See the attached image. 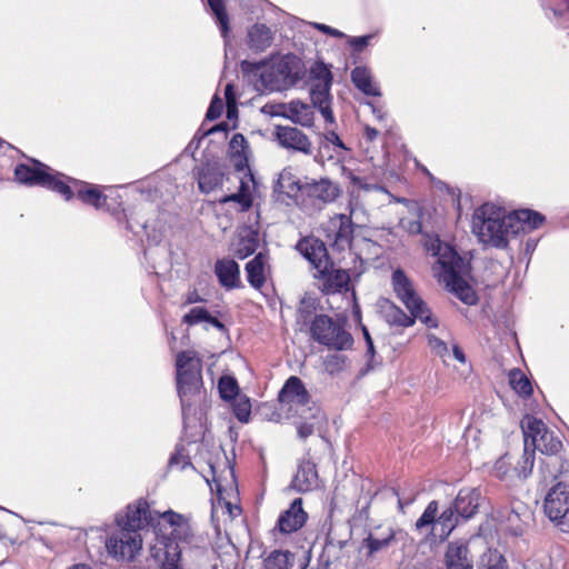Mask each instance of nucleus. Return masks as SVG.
Wrapping results in <instances>:
<instances>
[{"label":"nucleus","instance_id":"obj_1","mask_svg":"<svg viewBox=\"0 0 569 569\" xmlns=\"http://www.w3.org/2000/svg\"><path fill=\"white\" fill-rule=\"evenodd\" d=\"M425 247L432 256L438 257L433 264V274L439 282L443 283L463 303L475 305L477 295L463 278L469 272V263L452 247L442 243L438 237L428 238Z\"/></svg>","mask_w":569,"mask_h":569},{"label":"nucleus","instance_id":"obj_2","mask_svg":"<svg viewBox=\"0 0 569 569\" xmlns=\"http://www.w3.org/2000/svg\"><path fill=\"white\" fill-rule=\"evenodd\" d=\"M159 517L171 527V531L169 537H163L150 548V557L159 569H183L180 566L183 548L199 547L201 539L196 536L189 517L173 510Z\"/></svg>","mask_w":569,"mask_h":569},{"label":"nucleus","instance_id":"obj_3","mask_svg":"<svg viewBox=\"0 0 569 569\" xmlns=\"http://www.w3.org/2000/svg\"><path fill=\"white\" fill-rule=\"evenodd\" d=\"M521 430L527 446L533 451H540L545 456L540 460V473H555L558 469L569 467V457L566 458L560 455L563 450L561 440L542 420L527 415L521 420Z\"/></svg>","mask_w":569,"mask_h":569},{"label":"nucleus","instance_id":"obj_4","mask_svg":"<svg viewBox=\"0 0 569 569\" xmlns=\"http://www.w3.org/2000/svg\"><path fill=\"white\" fill-rule=\"evenodd\" d=\"M519 226L512 213L491 203L477 208L472 216V231L479 241L496 248H505L510 237L519 234Z\"/></svg>","mask_w":569,"mask_h":569},{"label":"nucleus","instance_id":"obj_5","mask_svg":"<svg viewBox=\"0 0 569 569\" xmlns=\"http://www.w3.org/2000/svg\"><path fill=\"white\" fill-rule=\"evenodd\" d=\"M176 382L182 415L204 396L202 361L194 351H181L176 358Z\"/></svg>","mask_w":569,"mask_h":569},{"label":"nucleus","instance_id":"obj_6","mask_svg":"<svg viewBox=\"0 0 569 569\" xmlns=\"http://www.w3.org/2000/svg\"><path fill=\"white\" fill-rule=\"evenodd\" d=\"M541 477L546 482L556 481L545 497V512L561 531L569 532V467L542 472Z\"/></svg>","mask_w":569,"mask_h":569},{"label":"nucleus","instance_id":"obj_7","mask_svg":"<svg viewBox=\"0 0 569 569\" xmlns=\"http://www.w3.org/2000/svg\"><path fill=\"white\" fill-rule=\"evenodd\" d=\"M251 63L243 62V66ZM252 67L260 69L261 64L252 63ZM303 74L301 60L295 54H286L269 66H262L260 81L263 88L271 91H282L295 86Z\"/></svg>","mask_w":569,"mask_h":569},{"label":"nucleus","instance_id":"obj_8","mask_svg":"<svg viewBox=\"0 0 569 569\" xmlns=\"http://www.w3.org/2000/svg\"><path fill=\"white\" fill-rule=\"evenodd\" d=\"M309 332L316 342L337 351L349 350L353 345L351 333L328 315H316L311 321Z\"/></svg>","mask_w":569,"mask_h":569},{"label":"nucleus","instance_id":"obj_9","mask_svg":"<svg viewBox=\"0 0 569 569\" xmlns=\"http://www.w3.org/2000/svg\"><path fill=\"white\" fill-rule=\"evenodd\" d=\"M340 193L339 184L328 178L307 181L302 186V196L298 197V206L303 212L312 216L335 202Z\"/></svg>","mask_w":569,"mask_h":569},{"label":"nucleus","instance_id":"obj_10","mask_svg":"<svg viewBox=\"0 0 569 569\" xmlns=\"http://www.w3.org/2000/svg\"><path fill=\"white\" fill-rule=\"evenodd\" d=\"M392 287L396 296L413 317H417L429 328L438 327L437 319L432 317L425 301L417 295L412 282L401 269L393 271Z\"/></svg>","mask_w":569,"mask_h":569},{"label":"nucleus","instance_id":"obj_11","mask_svg":"<svg viewBox=\"0 0 569 569\" xmlns=\"http://www.w3.org/2000/svg\"><path fill=\"white\" fill-rule=\"evenodd\" d=\"M498 521L513 536H520L532 520L530 507L519 499L510 502L497 511Z\"/></svg>","mask_w":569,"mask_h":569},{"label":"nucleus","instance_id":"obj_12","mask_svg":"<svg viewBox=\"0 0 569 569\" xmlns=\"http://www.w3.org/2000/svg\"><path fill=\"white\" fill-rule=\"evenodd\" d=\"M106 547L112 557L131 561L142 548V537L141 533L119 528L107 539Z\"/></svg>","mask_w":569,"mask_h":569},{"label":"nucleus","instance_id":"obj_13","mask_svg":"<svg viewBox=\"0 0 569 569\" xmlns=\"http://www.w3.org/2000/svg\"><path fill=\"white\" fill-rule=\"evenodd\" d=\"M154 520L148 502L142 499L129 505L123 512L116 517L117 526L120 529H127L134 533H140L142 529L153 525Z\"/></svg>","mask_w":569,"mask_h":569},{"label":"nucleus","instance_id":"obj_14","mask_svg":"<svg viewBox=\"0 0 569 569\" xmlns=\"http://www.w3.org/2000/svg\"><path fill=\"white\" fill-rule=\"evenodd\" d=\"M350 216L335 214L329 219L326 226V238L330 246L338 250L343 251L351 247L353 241L355 224Z\"/></svg>","mask_w":569,"mask_h":569},{"label":"nucleus","instance_id":"obj_15","mask_svg":"<svg viewBox=\"0 0 569 569\" xmlns=\"http://www.w3.org/2000/svg\"><path fill=\"white\" fill-rule=\"evenodd\" d=\"M352 531L346 527H333L327 533L321 558L329 566L348 557Z\"/></svg>","mask_w":569,"mask_h":569},{"label":"nucleus","instance_id":"obj_16","mask_svg":"<svg viewBox=\"0 0 569 569\" xmlns=\"http://www.w3.org/2000/svg\"><path fill=\"white\" fill-rule=\"evenodd\" d=\"M319 290L325 295H331L348 290L350 276L343 269H336L330 260L328 266H323L315 273Z\"/></svg>","mask_w":569,"mask_h":569},{"label":"nucleus","instance_id":"obj_17","mask_svg":"<svg viewBox=\"0 0 569 569\" xmlns=\"http://www.w3.org/2000/svg\"><path fill=\"white\" fill-rule=\"evenodd\" d=\"M274 136L278 143L288 150L301 152L303 154H312V142L309 137L296 127L277 126Z\"/></svg>","mask_w":569,"mask_h":569},{"label":"nucleus","instance_id":"obj_18","mask_svg":"<svg viewBox=\"0 0 569 569\" xmlns=\"http://www.w3.org/2000/svg\"><path fill=\"white\" fill-rule=\"evenodd\" d=\"M278 399L281 405V410L289 412L292 411L295 407H303V403L308 402L311 397L301 379L291 376L280 390Z\"/></svg>","mask_w":569,"mask_h":569},{"label":"nucleus","instance_id":"obj_19","mask_svg":"<svg viewBox=\"0 0 569 569\" xmlns=\"http://www.w3.org/2000/svg\"><path fill=\"white\" fill-rule=\"evenodd\" d=\"M308 513L302 508V499H295L289 508L282 511L277 520L276 529L282 535H289L303 527Z\"/></svg>","mask_w":569,"mask_h":569},{"label":"nucleus","instance_id":"obj_20","mask_svg":"<svg viewBox=\"0 0 569 569\" xmlns=\"http://www.w3.org/2000/svg\"><path fill=\"white\" fill-rule=\"evenodd\" d=\"M395 542L396 530L392 527L378 526L362 540V547L367 549V557L373 558Z\"/></svg>","mask_w":569,"mask_h":569},{"label":"nucleus","instance_id":"obj_21","mask_svg":"<svg viewBox=\"0 0 569 569\" xmlns=\"http://www.w3.org/2000/svg\"><path fill=\"white\" fill-rule=\"evenodd\" d=\"M297 250L313 266L316 270H320L323 266H328L330 258L326 244L313 237L301 239L297 243Z\"/></svg>","mask_w":569,"mask_h":569},{"label":"nucleus","instance_id":"obj_22","mask_svg":"<svg viewBox=\"0 0 569 569\" xmlns=\"http://www.w3.org/2000/svg\"><path fill=\"white\" fill-rule=\"evenodd\" d=\"M31 161L33 166L18 164L14 169V177L20 183L43 187L52 169L38 160L32 159Z\"/></svg>","mask_w":569,"mask_h":569},{"label":"nucleus","instance_id":"obj_23","mask_svg":"<svg viewBox=\"0 0 569 569\" xmlns=\"http://www.w3.org/2000/svg\"><path fill=\"white\" fill-rule=\"evenodd\" d=\"M319 486V476L316 463L310 459H302L291 481V488L305 493L312 491Z\"/></svg>","mask_w":569,"mask_h":569},{"label":"nucleus","instance_id":"obj_24","mask_svg":"<svg viewBox=\"0 0 569 569\" xmlns=\"http://www.w3.org/2000/svg\"><path fill=\"white\" fill-rule=\"evenodd\" d=\"M481 491L478 488H462L459 490L453 505L462 520L472 518L479 509Z\"/></svg>","mask_w":569,"mask_h":569},{"label":"nucleus","instance_id":"obj_25","mask_svg":"<svg viewBox=\"0 0 569 569\" xmlns=\"http://www.w3.org/2000/svg\"><path fill=\"white\" fill-rule=\"evenodd\" d=\"M445 565L447 569H473V561L467 543L449 542L445 552Z\"/></svg>","mask_w":569,"mask_h":569},{"label":"nucleus","instance_id":"obj_26","mask_svg":"<svg viewBox=\"0 0 569 569\" xmlns=\"http://www.w3.org/2000/svg\"><path fill=\"white\" fill-rule=\"evenodd\" d=\"M219 283L230 290L241 287L239 264L232 259H220L214 264Z\"/></svg>","mask_w":569,"mask_h":569},{"label":"nucleus","instance_id":"obj_27","mask_svg":"<svg viewBox=\"0 0 569 569\" xmlns=\"http://www.w3.org/2000/svg\"><path fill=\"white\" fill-rule=\"evenodd\" d=\"M248 148V141L241 133L233 134L229 142L228 156L231 164L238 172L249 169Z\"/></svg>","mask_w":569,"mask_h":569},{"label":"nucleus","instance_id":"obj_28","mask_svg":"<svg viewBox=\"0 0 569 569\" xmlns=\"http://www.w3.org/2000/svg\"><path fill=\"white\" fill-rule=\"evenodd\" d=\"M303 183L291 172L290 169H283L278 177L274 191L283 193L289 198H295L298 203V197L302 196Z\"/></svg>","mask_w":569,"mask_h":569},{"label":"nucleus","instance_id":"obj_29","mask_svg":"<svg viewBox=\"0 0 569 569\" xmlns=\"http://www.w3.org/2000/svg\"><path fill=\"white\" fill-rule=\"evenodd\" d=\"M247 280L254 289H261L266 282V256L259 252L246 264Z\"/></svg>","mask_w":569,"mask_h":569},{"label":"nucleus","instance_id":"obj_30","mask_svg":"<svg viewBox=\"0 0 569 569\" xmlns=\"http://www.w3.org/2000/svg\"><path fill=\"white\" fill-rule=\"evenodd\" d=\"M286 108L283 113L292 122L298 123L302 127H311L313 124V110L311 106L302 103L300 101H291Z\"/></svg>","mask_w":569,"mask_h":569},{"label":"nucleus","instance_id":"obj_31","mask_svg":"<svg viewBox=\"0 0 569 569\" xmlns=\"http://www.w3.org/2000/svg\"><path fill=\"white\" fill-rule=\"evenodd\" d=\"M223 172L217 166H207L198 174L199 189L203 193H209L223 182Z\"/></svg>","mask_w":569,"mask_h":569},{"label":"nucleus","instance_id":"obj_32","mask_svg":"<svg viewBox=\"0 0 569 569\" xmlns=\"http://www.w3.org/2000/svg\"><path fill=\"white\" fill-rule=\"evenodd\" d=\"M272 33L264 24H254L248 32V46L250 49L262 52L271 46Z\"/></svg>","mask_w":569,"mask_h":569},{"label":"nucleus","instance_id":"obj_33","mask_svg":"<svg viewBox=\"0 0 569 569\" xmlns=\"http://www.w3.org/2000/svg\"><path fill=\"white\" fill-rule=\"evenodd\" d=\"M77 188V197L84 203L91 204L97 209L104 206L107 197L102 194L97 188L91 187L89 183L73 180Z\"/></svg>","mask_w":569,"mask_h":569},{"label":"nucleus","instance_id":"obj_34","mask_svg":"<svg viewBox=\"0 0 569 569\" xmlns=\"http://www.w3.org/2000/svg\"><path fill=\"white\" fill-rule=\"evenodd\" d=\"M353 84L366 96L379 97V88L372 82L370 71L365 67H356L351 72Z\"/></svg>","mask_w":569,"mask_h":569},{"label":"nucleus","instance_id":"obj_35","mask_svg":"<svg viewBox=\"0 0 569 569\" xmlns=\"http://www.w3.org/2000/svg\"><path fill=\"white\" fill-rule=\"evenodd\" d=\"M459 519H461V516L457 513L455 505L452 503L437 517V526L440 528V532L435 533V536H438L441 540L447 539L459 525Z\"/></svg>","mask_w":569,"mask_h":569},{"label":"nucleus","instance_id":"obj_36","mask_svg":"<svg viewBox=\"0 0 569 569\" xmlns=\"http://www.w3.org/2000/svg\"><path fill=\"white\" fill-rule=\"evenodd\" d=\"M512 218H515L520 224L519 233L537 229L545 221V217L541 213L530 209L515 211L512 212Z\"/></svg>","mask_w":569,"mask_h":569},{"label":"nucleus","instance_id":"obj_37","mask_svg":"<svg viewBox=\"0 0 569 569\" xmlns=\"http://www.w3.org/2000/svg\"><path fill=\"white\" fill-rule=\"evenodd\" d=\"M263 569H290L293 555L290 551L273 550L263 559Z\"/></svg>","mask_w":569,"mask_h":569},{"label":"nucleus","instance_id":"obj_38","mask_svg":"<svg viewBox=\"0 0 569 569\" xmlns=\"http://www.w3.org/2000/svg\"><path fill=\"white\" fill-rule=\"evenodd\" d=\"M289 418H300L301 421L305 420H321L322 412L318 406H316L311 399L308 402L303 403V407H295L292 411L287 412Z\"/></svg>","mask_w":569,"mask_h":569},{"label":"nucleus","instance_id":"obj_39","mask_svg":"<svg viewBox=\"0 0 569 569\" xmlns=\"http://www.w3.org/2000/svg\"><path fill=\"white\" fill-rule=\"evenodd\" d=\"M385 317L390 325L399 327H410L415 323V319H418L411 313L408 316L403 310L395 305H391L386 310Z\"/></svg>","mask_w":569,"mask_h":569},{"label":"nucleus","instance_id":"obj_40","mask_svg":"<svg viewBox=\"0 0 569 569\" xmlns=\"http://www.w3.org/2000/svg\"><path fill=\"white\" fill-rule=\"evenodd\" d=\"M62 174L56 171H50L49 178L43 187L60 193L66 200L73 197V191L69 184L62 180Z\"/></svg>","mask_w":569,"mask_h":569},{"label":"nucleus","instance_id":"obj_41","mask_svg":"<svg viewBox=\"0 0 569 569\" xmlns=\"http://www.w3.org/2000/svg\"><path fill=\"white\" fill-rule=\"evenodd\" d=\"M477 569H508V562L498 551L489 550L480 557Z\"/></svg>","mask_w":569,"mask_h":569},{"label":"nucleus","instance_id":"obj_42","mask_svg":"<svg viewBox=\"0 0 569 569\" xmlns=\"http://www.w3.org/2000/svg\"><path fill=\"white\" fill-rule=\"evenodd\" d=\"M258 248V239L254 233H248L241 237L234 246V256L239 259H246Z\"/></svg>","mask_w":569,"mask_h":569},{"label":"nucleus","instance_id":"obj_43","mask_svg":"<svg viewBox=\"0 0 569 569\" xmlns=\"http://www.w3.org/2000/svg\"><path fill=\"white\" fill-rule=\"evenodd\" d=\"M331 82H312L310 87L311 101L315 107L330 103Z\"/></svg>","mask_w":569,"mask_h":569},{"label":"nucleus","instance_id":"obj_44","mask_svg":"<svg viewBox=\"0 0 569 569\" xmlns=\"http://www.w3.org/2000/svg\"><path fill=\"white\" fill-rule=\"evenodd\" d=\"M316 310L313 302L302 299L297 310L296 323L300 327V330L305 328L310 329L311 321L313 319L312 315Z\"/></svg>","mask_w":569,"mask_h":569},{"label":"nucleus","instance_id":"obj_45","mask_svg":"<svg viewBox=\"0 0 569 569\" xmlns=\"http://www.w3.org/2000/svg\"><path fill=\"white\" fill-rule=\"evenodd\" d=\"M533 465L535 451L525 442L523 455L521 457V460L518 462V466L515 467V471L518 473L519 477L526 479L531 475Z\"/></svg>","mask_w":569,"mask_h":569},{"label":"nucleus","instance_id":"obj_46","mask_svg":"<svg viewBox=\"0 0 569 569\" xmlns=\"http://www.w3.org/2000/svg\"><path fill=\"white\" fill-rule=\"evenodd\" d=\"M510 385L520 396L529 397L532 393V387L529 379L520 370L511 371Z\"/></svg>","mask_w":569,"mask_h":569},{"label":"nucleus","instance_id":"obj_47","mask_svg":"<svg viewBox=\"0 0 569 569\" xmlns=\"http://www.w3.org/2000/svg\"><path fill=\"white\" fill-rule=\"evenodd\" d=\"M208 4L217 18L222 36L226 37L229 31V20L223 0H208Z\"/></svg>","mask_w":569,"mask_h":569},{"label":"nucleus","instance_id":"obj_48","mask_svg":"<svg viewBox=\"0 0 569 569\" xmlns=\"http://www.w3.org/2000/svg\"><path fill=\"white\" fill-rule=\"evenodd\" d=\"M438 501L432 500L428 503L420 518L416 521V529L421 530L425 527L437 525Z\"/></svg>","mask_w":569,"mask_h":569},{"label":"nucleus","instance_id":"obj_49","mask_svg":"<svg viewBox=\"0 0 569 569\" xmlns=\"http://www.w3.org/2000/svg\"><path fill=\"white\" fill-rule=\"evenodd\" d=\"M218 389L223 400H231L238 396V382L232 377H222L219 380Z\"/></svg>","mask_w":569,"mask_h":569},{"label":"nucleus","instance_id":"obj_50","mask_svg":"<svg viewBox=\"0 0 569 569\" xmlns=\"http://www.w3.org/2000/svg\"><path fill=\"white\" fill-rule=\"evenodd\" d=\"M428 345L435 355L440 357L443 362L447 361V358L449 357V348L445 341L435 335H428Z\"/></svg>","mask_w":569,"mask_h":569},{"label":"nucleus","instance_id":"obj_51","mask_svg":"<svg viewBox=\"0 0 569 569\" xmlns=\"http://www.w3.org/2000/svg\"><path fill=\"white\" fill-rule=\"evenodd\" d=\"M207 318H209L207 309L203 307H194L183 317V322L189 326H193L201 321H206Z\"/></svg>","mask_w":569,"mask_h":569},{"label":"nucleus","instance_id":"obj_52","mask_svg":"<svg viewBox=\"0 0 569 569\" xmlns=\"http://www.w3.org/2000/svg\"><path fill=\"white\" fill-rule=\"evenodd\" d=\"M233 412L241 422H248L251 413V405L249 399H239L233 406Z\"/></svg>","mask_w":569,"mask_h":569},{"label":"nucleus","instance_id":"obj_53","mask_svg":"<svg viewBox=\"0 0 569 569\" xmlns=\"http://www.w3.org/2000/svg\"><path fill=\"white\" fill-rule=\"evenodd\" d=\"M312 82H332L330 70L323 63H317L311 69Z\"/></svg>","mask_w":569,"mask_h":569},{"label":"nucleus","instance_id":"obj_54","mask_svg":"<svg viewBox=\"0 0 569 569\" xmlns=\"http://www.w3.org/2000/svg\"><path fill=\"white\" fill-rule=\"evenodd\" d=\"M319 422H320V420L300 421L297 425L298 437L303 440L307 439L309 436H311L315 432V426Z\"/></svg>","mask_w":569,"mask_h":569},{"label":"nucleus","instance_id":"obj_55","mask_svg":"<svg viewBox=\"0 0 569 569\" xmlns=\"http://www.w3.org/2000/svg\"><path fill=\"white\" fill-rule=\"evenodd\" d=\"M223 109L222 100L216 94L207 110L206 118L210 121L218 119Z\"/></svg>","mask_w":569,"mask_h":569},{"label":"nucleus","instance_id":"obj_56","mask_svg":"<svg viewBox=\"0 0 569 569\" xmlns=\"http://www.w3.org/2000/svg\"><path fill=\"white\" fill-rule=\"evenodd\" d=\"M510 471V461L508 456L501 457L493 467V472L496 477L500 479H505Z\"/></svg>","mask_w":569,"mask_h":569},{"label":"nucleus","instance_id":"obj_57","mask_svg":"<svg viewBox=\"0 0 569 569\" xmlns=\"http://www.w3.org/2000/svg\"><path fill=\"white\" fill-rule=\"evenodd\" d=\"M230 201L240 203L243 210H248L252 203L250 197L241 192L227 196L221 200V202Z\"/></svg>","mask_w":569,"mask_h":569},{"label":"nucleus","instance_id":"obj_58","mask_svg":"<svg viewBox=\"0 0 569 569\" xmlns=\"http://www.w3.org/2000/svg\"><path fill=\"white\" fill-rule=\"evenodd\" d=\"M169 466L171 468L179 467L180 470H184L187 467H191L192 465L187 456L177 451L174 455L171 456L169 460Z\"/></svg>","mask_w":569,"mask_h":569},{"label":"nucleus","instance_id":"obj_59","mask_svg":"<svg viewBox=\"0 0 569 569\" xmlns=\"http://www.w3.org/2000/svg\"><path fill=\"white\" fill-rule=\"evenodd\" d=\"M346 357L340 355H330L326 358L325 365L327 370L335 371L340 370L345 363Z\"/></svg>","mask_w":569,"mask_h":569},{"label":"nucleus","instance_id":"obj_60","mask_svg":"<svg viewBox=\"0 0 569 569\" xmlns=\"http://www.w3.org/2000/svg\"><path fill=\"white\" fill-rule=\"evenodd\" d=\"M370 39L371 36L351 37L348 42L356 51H362L368 46Z\"/></svg>","mask_w":569,"mask_h":569},{"label":"nucleus","instance_id":"obj_61","mask_svg":"<svg viewBox=\"0 0 569 569\" xmlns=\"http://www.w3.org/2000/svg\"><path fill=\"white\" fill-rule=\"evenodd\" d=\"M325 139L340 149H346L345 143L342 142L338 133L333 130H328L325 133Z\"/></svg>","mask_w":569,"mask_h":569},{"label":"nucleus","instance_id":"obj_62","mask_svg":"<svg viewBox=\"0 0 569 569\" xmlns=\"http://www.w3.org/2000/svg\"><path fill=\"white\" fill-rule=\"evenodd\" d=\"M315 27L320 30L321 32L326 33V34H329V36H332V37H336V38H343L345 37V33L337 30V29H333L327 24H323V23H315Z\"/></svg>","mask_w":569,"mask_h":569},{"label":"nucleus","instance_id":"obj_63","mask_svg":"<svg viewBox=\"0 0 569 569\" xmlns=\"http://www.w3.org/2000/svg\"><path fill=\"white\" fill-rule=\"evenodd\" d=\"M318 109L327 122L331 124L335 123V117L330 103L319 106Z\"/></svg>","mask_w":569,"mask_h":569},{"label":"nucleus","instance_id":"obj_64","mask_svg":"<svg viewBox=\"0 0 569 569\" xmlns=\"http://www.w3.org/2000/svg\"><path fill=\"white\" fill-rule=\"evenodd\" d=\"M226 104H237L233 86L228 83L224 89Z\"/></svg>","mask_w":569,"mask_h":569}]
</instances>
